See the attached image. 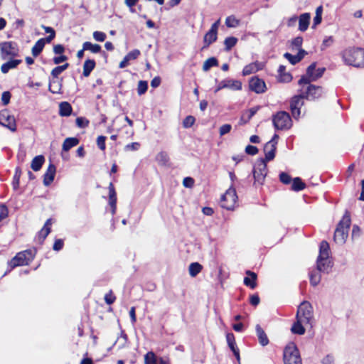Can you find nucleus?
Wrapping results in <instances>:
<instances>
[{"mask_svg":"<svg viewBox=\"0 0 364 364\" xmlns=\"http://www.w3.org/2000/svg\"><path fill=\"white\" fill-rule=\"evenodd\" d=\"M351 224L350 214L346 210L338 223L333 235L334 242L340 245H343L348 237Z\"/></svg>","mask_w":364,"mask_h":364,"instance_id":"obj_1","label":"nucleus"},{"mask_svg":"<svg viewBox=\"0 0 364 364\" xmlns=\"http://www.w3.org/2000/svg\"><path fill=\"white\" fill-rule=\"evenodd\" d=\"M343 59L348 65L354 67H364V48L348 47L343 53Z\"/></svg>","mask_w":364,"mask_h":364,"instance_id":"obj_2","label":"nucleus"},{"mask_svg":"<svg viewBox=\"0 0 364 364\" xmlns=\"http://www.w3.org/2000/svg\"><path fill=\"white\" fill-rule=\"evenodd\" d=\"M36 254L37 249L35 247L18 252L8 262V266L11 269L17 267L28 266L34 259Z\"/></svg>","mask_w":364,"mask_h":364,"instance_id":"obj_3","label":"nucleus"},{"mask_svg":"<svg viewBox=\"0 0 364 364\" xmlns=\"http://www.w3.org/2000/svg\"><path fill=\"white\" fill-rule=\"evenodd\" d=\"M299 90V95L304 100H315L321 97L323 87L311 84H302Z\"/></svg>","mask_w":364,"mask_h":364,"instance_id":"obj_4","label":"nucleus"},{"mask_svg":"<svg viewBox=\"0 0 364 364\" xmlns=\"http://www.w3.org/2000/svg\"><path fill=\"white\" fill-rule=\"evenodd\" d=\"M267 172V166L265 160L263 159H258L252 171L254 177V186H262L264 183Z\"/></svg>","mask_w":364,"mask_h":364,"instance_id":"obj_5","label":"nucleus"},{"mask_svg":"<svg viewBox=\"0 0 364 364\" xmlns=\"http://www.w3.org/2000/svg\"><path fill=\"white\" fill-rule=\"evenodd\" d=\"M273 125L277 130H287L292 127V120L289 114L279 111L272 116Z\"/></svg>","mask_w":364,"mask_h":364,"instance_id":"obj_6","label":"nucleus"},{"mask_svg":"<svg viewBox=\"0 0 364 364\" xmlns=\"http://www.w3.org/2000/svg\"><path fill=\"white\" fill-rule=\"evenodd\" d=\"M296 318L304 321L305 325H312L314 312L313 307L310 302L304 301L300 304L297 309Z\"/></svg>","mask_w":364,"mask_h":364,"instance_id":"obj_7","label":"nucleus"},{"mask_svg":"<svg viewBox=\"0 0 364 364\" xmlns=\"http://www.w3.org/2000/svg\"><path fill=\"white\" fill-rule=\"evenodd\" d=\"M316 63H312L306 69V75H303L298 81L299 85L302 84H309L312 81H316L318 78L321 77L323 75L326 68H318L316 69Z\"/></svg>","mask_w":364,"mask_h":364,"instance_id":"obj_8","label":"nucleus"},{"mask_svg":"<svg viewBox=\"0 0 364 364\" xmlns=\"http://www.w3.org/2000/svg\"><path fill=\"white\" fill-rule=\"evenodd\" d=\"M284 364H302L299 350L294 343H289L284 349Z\"/></svg>","mask_w":364,"mask_h":364,"instance_id":"obj_9","label":"nucleus"},{"mask_svg":"<svg viewBox=\"0 0 364 364\" xmlns=\"http://www.w3.org/2000/svg\"><path fill=\"white\" fill-rule=\"evenodd\" d=\"M237 196L235 188L230 186L220 198V206L226 210H232L236 205Z\"/></svg>","mask_w":364,"mask_h":364,"instance_id":"obj_10","label":"nucleus"},{"mask_svg":"<svg viewBox=\"0 0 364 364\" xmlns=\"http://www.w3.org/2000/svg\"><path fill=\"white\" fill-rule=\"evenodd\" d=\"M0 125L6 127L12 132H15L17 129L15 117L7 109L0 111Z\"/></svg>","mask_w":364,"mask_h":364,"instance_id":"obj_11","label":"nucleus"},{"mask_svg":"<svg viewBox=\"0 0 364 364\" xmlns=\"http://www.w3.org/2000/svg\"><path fill=\"white\" fill-rule=\"evenodd\" d=\"M304 99L299 94L293 96L290 100V111L295 119H299L301 115V109L304 106Z\"/></svg>","mask_w":364,"mask_h":364,"instance_id":"obj_12","label":"nucleus"},{"mask_svg":"<svg viewBox=\"0 0 364 364\" xmlns=\"http://www.w3.org/2000/svg\"><path fill=\"white\" fill-rule=\"evenodd\" d=\"M249 87L251 91L257 94L264 93L267 90L265 82L257 75L250 79Z\"/></svg>","mask_w":364,"mask_h":364,"instance_id":"obj_13","label":"nucleus"},{"mask_svg":"<svg viewBox=\"0 0 364 364\" xmlns=\"http://www.w3.org/2000/svg\"><path fill=\"white\" fill-rule=\"evenodd\" d=\"M278 138V135L274 134L273 139L265 144L264 146V152L265 154V158L264 159L265 160V162L272 161L275 157V152H276V144L277 142L274 141V139Z\"/></svg>","mask_w":364,"mask_h":364,"instance_id":"obj_14","label":"nucleus"},{"mask_svg":"<svg viewBox=\"0 0 364 364\" xmlns=\"http://www.w3.org/2000/svg\"><path fill=\"white\" fill-rule=\"evenodd\" d=\"M220 23V19H218L213 23L210 30L206 33L204 36V41L205 43L210 45L214 43L217 39L218 29Z\"/></svg>","mask_w":364,"mask_h":364,"instance_id":"obj_15","label":"nucleus"},{"mask_svg":"<svg viewBox=\"0 0 364 364\" xmlns=\"http://www.w3.org/2000/svg\"><path fill=\"white\" fill-rule=\"evenodd\" d=\"M109 190V204L111 208V213L114 215L117 211V193L115 191L114 186L112 182H110L108 186Z\"/></svg>","mask_w":364,"mask_h":364,"instance_id":"obj_16","label":"nucleus"},{"mask_svg":"<svg viewBox=\"0 0 364 364\" xmlns=\"http://www.w3.org/2000/svg\"><path fill=\"white\" fill-rule=\"evenodd\" d=\"M55 173L56 167L53 164L50 163L43 175V183L45 186H49L53 183L55 178Z\"/></svg>","mask_w":364,"mask_h":364,"instance_id":"obj_17","label":"nucleus"},{"mask_svg":"<svg viewBox=\"0 0 364 364\" xmlns=\"http://www.w3.org/2000/svg\"><path fill=\"white\" fill-rule=\"evenodd\" d=\"M245 274L247 277L244 278L243 283L246 287H250L252 289H254L257 287V275L255 272H252L250 270H247Z\"/></svg>","mask_w":364,"mask_h":364,"instance_id":"obj_18","label":"nucleus"},{"mask_svg":"<svg viewBox=\"0 0 364 364\" xmlns=\"http://www.w3.org/2000/svg\"><path fill=\"white\" fill-rule=\"evenodd\" d=\"M18 55L17 47H1V58L3 60L13 59Z\"/></svg>","mask_w":364,"mask_h":364,"instance_id":"obj_19","label":"nucleus"},{"mask_svg":"<svg viewBox=\"0 0 364 364\" xmlns=\"http://www.w3.org/2000/svg\"><path fill=\"white\" fill-rule=\"evenodd\" d=\"M51 225H52V219L48 218L43 227L38 231V239L40 242H43L45 239L47 237V236L49 235V233L51 231Z\"/></svg>","mask_w":364,"mask_h":364,"instance_id":"obj_20","label":"nucleus"},{"mask_svg":"<svg viewBox=\"0 0 364 364\" xmlns=\"http://www.w3.org/2000/svg\"><path fill=\"white\" fill-rule=\"evenodd\" d=\"M307 53L303 50V49H300L298 52V53L296 55H291V53H285L284 56L292 64V65H295L297 63H299V61H301L304 55L306 54Z\"/></svg>","mask_w":364,"mask_h":364,"instance_id":"obj_21","label":"nucleus"},{"mask_svg":"<svg viewBox=\"0 0 364 364\" xmlns=\"http://www.w3.org/2000/svg\"><path fill=\"white\" fill-rule=\"evenodd\" d=\"M311 15L309 13H304L299 16V30L305 31L307 30L310 23Z\"/></svg>","mask_w":364,"mask_h":364,"instance_id":"obj_22","label":"nucleus"},{"mask_svg":"<svg viewBox=\"0 0 364 364\" xmlns=\"http://www.w3.org/2000/svg\"><path fill=\"white\" fill-rule=\"evenodd\" d=\"M22 63V60L20 59H9L7 62L3 63L1 66V71L6 74L11 69L16 68L19 64Z\"/></svg>","mask_w":364,"mask_h":364,"instance_id":"obj_23","label":"nucleus"},{"mask_svg":"<svg viewBox=\"0 0 364 364\" xmlns=\"http://www.w3.org/2000/svg\"><path fill=\"white\" fill-rule=\"evenodd\" d=\"M331 267V262L329 259L317 258L316 269L320 272H328Z\"/></svg>","mask_w":364,"mask_h":364,"instance_id":"obj_24","label":"nucleus"},{"mask_svg":"<svg viewBox=\"0 0 364 364\" xmlns=\"http://www.w3.org/2000/svg\"><path fill=\"white\" fill-rule=\"evenodd\" d=\"M255 329L259 344L262 346L268 345L269 342V338L261 326L259 324L256 325Z\"/></svg>","mask_w":364,"mask_h":364,"instance_id":"obj_25","label":"nucleus"},{"mask_svg":"<svg viewBox=\"0 0 364 364\" xmlns=\"http://www.w3.org/2000/svg\"><path fill=\"white\" fill-rule=\"evenodd\" d=\"M292 76L289 73L286 72L284 65H279L278 68V80L281 82H289L291 81Z\"/></svg>","mask_w":364,"mask_h":364,"instance_id":"obj_26","label":"nucleus"},{"mask_svg":"<svg viewBox=\"0 0 364 364\" xmlns=\"http://www.w3.org/2000/svg\"><path fill=\"white\" fill-rule=\"evenodd\" d=\"M73 108L68 102H62L59 105V114L61 117H68L72 114Z\"/></svg>","mask_w":364,"mask_h":364,"instance_id":"obj_27","label":"nucleus"},{"mask_svg":"<svg viewBox=\"0 0 364 364\" xmlns=\"http://www.w3.org/2000/svg\"><path fill=\"white\" fill-rule=\"evenodd\" d=\"M45 162V157L43 155H38L35 156L31 164V168L34 171H38L42 168Z\"/></svg>","mask_w":364,"mask_h":364,"instance_id":"obj_28","label":"nucleus"},{"mask_svg":"<svg viewBox=\"0 0 364 364\" xmlns=\"http://www.w3.org/2000/svg\"><path fill=\"white\" fill-rule=\"evenodd\" d=\"M329 251H330L329 244L328 243L327 241L323 240L320 243L319 255L318 256V258H323L324 259L326 260V259H328L329 257Z\"/></svg>","mask_w":364,"mask_h":364,"instance_id":"obj_29","label":"nucleus"},{"mask_svg":"<svg viewBox=\"0 0 364 364\" xmlns=\"http://www.w3.org/2000/svg\"><path fill=\"white\" fill-rule=\"evenodd\" d=\"M296 321L293 323L291 331L293 333L297 335H304L305 333V328L304 327V321L296 318Z\"/></svg>","mask_w":364,"mask_h":364,"instance_id":"obj_30","label":"nucleus"},{"mask_svg":"<svg viewBox=\"0 0 364 364\" xmlns=\"http://www.w3.org/2000/svg\"><path fill=\"white\" fill-rule=\"evenodd\" d=\"M79 142H80L79 139L76 137L66 138L64 140L63 144V146H62L63 151H69L71 148L77 146L79 144Z\"/></svg>","mask_w":364,"mask_h":364,"instance_id":"obj_31","label":"nucleus"},{"mask_svg":"<svg viewBox=\"0 0 364 364\" xmlns=\"http://www.w3.org/2000/svg\"><path fill=\"white\" fill-rule=\"evenodd\" d=\"M96 63L94 60L87 59L85 61L83 65L82 75L84 77H88L91 72L95 68Z\"/></svg>","mask_w":364,"mask_h":364,"instance_id":"obj_32","label":"nucleus"},{"mask_svg":"<svg viewBox=\"0 0 364 364\" xmlns=\"http://www.w3.org/2000/svg\"><path fill=\"white\" fill-rule=\"evenodd\" d=\"M61 83L58 79L50 80L48 90L53 94L61 93Z\"/></svg>","mask_w":364,"mask_h":364,"instance_id":"obj_33","label":"nucleus"},{"mask_svg":"<svg viewBox=\"0 0 364 364\" xmlns=\"http://www.w3.org/2000/svg\"><path fill=\"white\" fill-rule=\"evenodd\" d=\"M203 269V266L198 262H192L188 267V272L191 277H196Z\"/></svg>","mask_w":364,"mask_h":364,"instance_id":"obj_34","label":"nucleus"},{"mask_svg":"<svg viewBox=\"0 0 364 364\" xmlns=\"http://www.w3.org/2000/svg\"><path fill=\"white\" fill-rule=\"evenodd\" d=\"M306 188V184L301 178L296 177L292 180L291 190L294 191H300Z\"/></svg>","mask_w":364,"mask_h":364,"instance_id":"obj_35","label":"nucleus"},{"mask_svg":"<svg viewBox=\"0 0 364 364\" xmlns=\"http://www.w3.org/2000/svg\"><path fill=\"white\" fill-rule=\"evenodd\" d=\"M22 173L21 168L19 166L16 167L15 173L13 177L12 186L14 190H17L19 187L20 178Z\"/></svg>","mask_w":364,"mask_h":364,"instance_id":"obj_36","label":"nucleus"},{"mask_svg":"<svg viewBox=\"0 0 364 364\" xmlns=\"http://www.w3.org/2000/svg\"><path fill=\"white\" fill-rule=\"evenodd\" d=\"M69 67V63H65V64L62 65H58L57 67H55L52 70H51V75L53 77L52 79H58V77L65 70L68 68Z\"/></svg>","mask_w":364,"mask_h":364,"instance_id":"obj_37","label":"nucleus"},{"mask_svg":"<svg viewBox=\"0 0 364 364\" xmlns=\"http://www.w3.org/2000/svg\"><path fill=\"white\" fill-rule=\"evenodd\" d=\"M321 274L320 272L316 270H313L309 273V279L310 283L312 286L315 287L321 281Z\"/></svg>","mask_w":364,"mask_h":364,"instance_id":"obj_38","label":"nucleus"},{"mask_svg":"<svg viewBox=\"0 0 364 364\" xmlns=\"http://www.w3.org/2000/svg\"><path fill=\"white\" fill-rule=\"evenodd\" d=\"M259 70L256 63H250L245 65L242 70V75L246 76L257 72Z\"/></svg>","mask_w":364,"mask_h":364,"instance_id":"obj_39","label":"nucleus"},{"mask_svg":"<svg viewBox=\"0 0 364 364\" xmlns=\"http://www.w3.org/2000/svg\"><path fill=\"white\" fill-rule=\"evenodd\" d=\"M240 21L232 15L228 16L225 19V25L228 28H236L240 25Z\"/></svg>","mask_w":364,"mask_h":364,"instance_id":"obj_40","label":"nucleus"},{"mask_svg":"<svg viewBox=\"0 0 364 364\" xmlns=\"http://www.w3.org/2000/svg\"><path fill=\"white\" fill-rule=\"evenodd\" d=\"M218 64V62L215 58H214V57L209 58L204 62V63L203 65V70L204 71H207L210 68H212L213 66H217Z\"/></svg>","mask_w":364,"mask_h":364,"instance_id":"obj_41","label":"nucleus"},{"mask_svg":"<svg viewBox=\"0 0 364 364\" xmlns=\"http://www.w3.org/2000/svg\"><path fill=\"white\" fill-rule=\"evenodd\" d=\"M144 364H157V359L155 353L149 351L144 355Z\"/></svg>","mask_w":364,"mask_h":364,"instance_id":"obj_42","label":"nucleus"},{"mask_svg":"<svg viewBox=\"0 0 364 364\" xmlns=\"http://www.w3.org/2000/svg\"><path fill=\"white\" fill-rule=\"evenodd\" d=\"M158 163L161 165H166L169 161V156L165 151L159 152L156 158Z\"/></svg>","mask_w":364,"mask_h":364,"instance_id":"obj_43","label":"nucleus"},{"mask_svg":"<svg viewBox=\"0 0 364 364\" xmlns=\"http://www.w3.org/2000/svg\"><path fill=\"white\" fill-rule=\"evenodd\" d=\"M55 36V33L52 32V35H49L47 37L38 39L34 46H45L46 44H48L54 38Z\"/></svg>","mask_w":364,"mask_h":364,"instance_id":"obj_44","label":"nucleus"},{"mask_svg":"<svg viewBox=\"0 0 364 364\" xmlns=\"http://www.w3.org/2000/svg\"><path fill=\"white\" fill-rule=\"evenodd\" d=\"M147 90H148V82H147V81H145V80H140V81H139L138 86H137V93H138V95H144V93H146Z\"/></svg>","mask_w":364,"mask_h":364,"instance_id":"obj_45","label":"nucleus"},{"mask_svg":"<svg viewBox=\"0 0 364 364\" xmlns=\"http://www.w3.org/2000/svg\"><path fill=\"white\" fill-rule=\"evenodd\" d=\"M104 299H105V301L107 304L108 305H111L113 303H114V301H116L117 299V297L114 294V292L112 289H110L105 295V297H104Z\"/></svg>","mask_w":364,"mask_h":364,"instance_id":"obj_46","label":"nucleus"},{"mask_svg":"<svg viewBox=\"0 0 364 364\" xmlns=\"http://www.w3.org/2000/svg\"><path fill=\"white\" fill-rule=\"evenodd\" d=\"M279 180L283 184L289 185L292 182L293 179L289 173L282 172L279 173Z\"/></svg>","mask_w":364,"mask_h":364,"instance_id":"obj_47","label":"nucleus"},{"mask_svg":"<svg viewBox=\"0 0 364 364\" xmlns=\"http://www.w3.org/2000/svg\"><path fill=\"white\" fill-rule=\"evenodd\" d=\"M195 122V117L192 115H188L183 120V127L184 128H190L194 124Z\"/></svg>","mask_w":364,"mask_h":364,"instance_id":"obj_48","label":"nucleus"},{"mask_svg":"<svg viewBox=\"0 0 364 364\" xmlns=\"http://www.w3.org/2000/svg\"><path fill=\"white\" fill-rule=\"evenodd\" d=\"M9 215V209L5 204H0V221L6 218Z\"/></svg>","mask_w":364,"mask_h":364,"instance_id":"obj_49","label":"nucleus"},{"mask_svg":"<svg viewBox=\"0 0 364 364\" xmlns=\"http://www.w3.org/2000/svg\"><path fill=\"white\" fill-rule=\"evenodd\" d=\"M140 146H141L140 143L132 142L131 144H127L124 146V151H137L139 149Z\"/></svg>","mask_w":364,"mask_h":364,"instance_id":"obj_50","label":"nucleus"},{"mask_svg":"<svg viewBox=\"0 0 364 364\" xmlns=\"http://www.w3.org/2000/svg\"><path fill=\"white\" fill-rule=\"evenodd\" d=\"M76 125L80 128H85L89 125V121L84 117H77L75 119Z\"/></svg>","mask_w":364,"mask_h":364,"instance_id":"obj_51","label":"nucleus"},{"mask_svg":"<svg viewBox=\"0 0 364 364\" xmlns=\"http://www.w3.org/2000/svg\"><path fill=\"white\" fill-rule=\"evenodd\" d=\"M105 141H106V136H102V135L99 136L97 139V145L98 148L102 151H105L106 149Z\"/></svg>","mask_w":364,"mask_h":364,"instance_id":"obj_52","label":"nucleus"},{"mask_svg":"<svg viewBox=\"0 0 364 364\" xmlns=\"http://www.w3.org/2000/svg\"><path fill=\"white\" fill-rule=\"evenodd\" d=\"M229 87L235 90H242V82L239 80H228Z\"/></svg>","mask_w":364,"mask_h":364,"instance_id":"obj_53","label":"nucleus"},{"mask_svg":"<svg viewBox=\"0 0 364 364\" xmlns=\"http://www.w3.org/2000/svg\"><path fill=\"white\" fill-rule=\"evenodd\" d=\"M140 55V51L138 49H134L129 53H128L125 56L128 58V60H133L136 59Z\"/></svg>","mask_w":364,"mask_h":364,"instance_id":"obj_54","label":"nucleus"},{"mask_svg":"<svg viewBox=\"0 0 364 364\" xmlns=\"http://www.w3.org/2000/svg\"><path fill=\"white\" fill-rule=\"evenodd\" d=\"M11 94L9 91H5L1 95V102L4 105H7L10 102Z\"/></svg>","mask_w":364,"mask_h":364,"instance_id":"obj_55","label":"nucleus"},{"mask_svg":"<svg viewBox=\"0 0 364 364\" xmlns=\"http://www.w3.org/2000/svg\"><path fill=\"white\" fill-rule=\"evenodd\" d=\"M232 129V126L230 124H223L220 127L219 133L220 136H223L228 133H229Z\"/></svg>","mask_w":364,"mask_h":364,"instance_id":"obj_56","label":"nucleus"},{"mask_svg":"<svg viewBox=\"0 0 364 364\" xmlns=\"http://www.w3.org/2000/svg\"><path fill=\"white\" fill-rule=\"evenodd\" d=\"M258 151L259 150L257 147L255 146L249 144L245 147V152L249 155H256L258 153Z\"/></svg>","mask_w":364,"mask_h":364,"instance_id":"obj_57","label":"nucleus"},{"mask_svg":"<svg viewBox=\"0 0 364 364\" xmlns=\"http://www.w3.org/2000/svg\"><path fill=\"white\" fill-rule=\"evenodd\" d=\"M68 59V57L64 54L57 55L53 57V61L55 64L58 65L63 62H65Z\"/></svg>","mask_w":364,"mask_h":364,"instance_id":"obj_58","label":"nucleus"},{"mask_svg":"<svg viewBox=\"0 0 364 364\" xmlns=\"http://www.w3.org/2000/svg\"><path fill=\"white\" fill-rule=\"evenodd\" d=\"M64 242L62 239H57L55 240L53 245V249L55 251H60L63 248Z\"/></svg>","mask_w":364,"mask_h":364,"instance_id":"obj_59","label":"nucleus"},{"mask_svg":"<svg viewBox=\"0 0 364 364\" xmlns=\"http://www.w3.org/2000/svg\"><path fill=\"white\" fill-rule=\"evenodd\" d=\"M93 37L97 41L103 42L106 38V35L105 33L101 31H95Z\"/></svg>","mask_w":364,"mask_h":364,"instance_id":"obj_60","label":"nucleus"},{"mask_svg":"<svg viewBox=\"0 0 364 364\" xmlns=\"http://www.w3.org/2000/svg\"><path fill=\"white\" fill-rule=\"evenodd\" d=\"M194 179L191 177H186L183 180V185L186 188H192L194 185Z\"/></svg>","mask_w":364,"mask_h":364,"instance_id":"obj_61","label":"nucleus"},{"mask_svg":"<svg viewBox=\"0 0 364 364\" xmlns=\"http://www.w3.org/2000/svg\"><path fill=\"white\" fill-rule=\"evenodd\" d=\"M260 301L259 296L257 294H255L250 296V303L251 305L254 306H257Z\"/></svg>","mask_w":364,"mask_h":364,"instance_id":"obj_62","label":"nucleus"},{"mask_svg":"<svg viewBox=\"0 0 364 364\" xmlns=\"http://www.w3.org/2000/svg\"><path fill=\"white\" fill-rule=\"evenodd\" d=\"M226 340H227V343H228V346H233V345L236 344L235 338V336H234V334L232 333H227V335H226Z\"/></svg>","mask_w":364,"mask_h":364,"instance_id":"obj_63","label":"nucleus"},{"mask_svg":"<svg viewBox=\"0 0 364 364\" xmlns=\"http://www.w3.org/2000/svg\"><path fill=\"white\" fill-rule=\"evenodd\" d=\"M237 38L233 36L228 37L224 41V46H235Z\"/></svg>","mask_w":364,"mask_h":364,"instance_id":"obj_64","label":"nucleus"}]
</instances>
